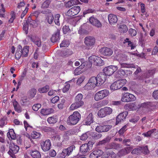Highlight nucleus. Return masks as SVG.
<instances>
[{"label": "nucleus", "instance_id": "63", "mask_svg": "<svg viewBox=\"0 0 158 158\" xmlns=\"http://www.w3.org/2000/svg\"><path fill=\"white\" fill-rule=\"evenodd\" d=\"M103 126L100 125L97 126L95 128L96 131L98 132H103Z\"/></svg>", "mask_w": 158, "mask_h": 158}, {"label": "nucleus", "instance_id": "48", "mask_svg": "<svg viewBox=\"0 0 158 158\" xmlns=\"http://www.w3.org/2000/svg\"><path fill=\"white\" fill-rule=\"evenodd\" d=\"M29 93L31 97L33 98L36 93V90L34 88H32L29 90Z\"/></svg>", "mask_w": 158, "mask_h": 158}, {"label": "nucleus", "instance_id": "61", "mask_svg": "<svg viewBox=\"0 0 158 158\" xmlns=\"http://www.w3.org/2000/svg\"><path fill=\"white\" fill-rule=\"evenodd\" d=\"M63 32L64 34H67L70 31V29L68 26H64L62 28Z\"/></svg>", "mask_w": 158, "mask_h": 158}, {"label": "nucleus", "instance_id": "42", "mask_svg": "<svg viewBox=\"0 0 158 158\" xmlns=\"http://www.w3.org/2000/svg\"><path fill=\"white\" fill-rule=\"evenodd\" d=\"M49 89V86L48 85L40 88L38 90L40 93H44L48 91Z\"/></svg>", "mask_w": 158, "mask_h": 158}, {"label": "nucleus", "instance_id": "41", "mask_svg": "<svg viewBox=\"0 0 158 158\" xmlns=\"http://www.w3.org/2000/svg\"><path fill=\"white\" fill-rule=\"evenodd\" d=\"M156 129H153L149 131L146 133L142 134V135L144 137H150L152 134L156 131Z\"/></svg>", "mask_w": 158, "mask_h": 158}, {"label": "nucleus", "instance_id": "46", "mask_svg": "<svg viewBox=\"0 0 158 158\" xmlns=\"http://www.w3.org/2000/svg\"><path fill=\"white\" fill-rule=\"evenodd\" d=\"M108 103V101L107 100H104L100 102L97 103V106L102 107L106 105Z\"/></svg>", "mask_w": 158, "mask_h": 158}, {"label": "nucleus", "instance_id": "40", "mask_svg": "<svg viewBox=\"0 0 158 158\" xmlns=\"http://www.w3.org/2000/svg\"><path fill=\"white\" fill-rule=\"evenodd\" d=\"M73 53V52L71 50L69 49H66L63 51L62 55L63 56H68L72 55Z\"/></svg>", "mask_w": 158, "mask_h": 158}, {"label": "nucleus", "instance_id": "57", "mask_svg": "<svg viewBox=\"0 0 158 158\" xmlns=\"http://www.w3.org/2000/svg\"><path fill=\"white\" fill-rule=\"evenodd\" d=\"M127 130V126L125 125L121 128L118 131V133L120 135H123L124 132Z\"/></svg>", "mask_w": 158, "mask_h": 158}, {"label": "nucleus", "instance_id": "21", "mask_svg": "<svg viewBox=\"0 0 158 158\" xmlns=\"http://www.w3.org/2000/svg\"><path fill=\"white\" fill-rule=\"evenodd\" d=\"M153 104L152 102H147L141 103L140 107L144 108L147 109L148 111H150L153 108Z\"/></svg>", "mask_w": 158, "mask_h": 158}, {"label": "nucleus", "instance_id": "52", "mask_svg": "<svg viewBox=\"0 0 158 158\" xmlns=\"http://www.w3.org/2000/svg\"><path fill=\"white\" fill-rule=\"evenodd\" d=\"M60 17V15L59 14L56 15L55 17V19L54 20L55 23L58 26L60 24L59 21Z\"/></svg>", "mask_w": 158, "mask_h": 158}, {"label": "nucleus", "instance_id": "29", "mask_svg": "<svg viewBox=\"0 0 158 158\" xmlns=\"http://www.w3.org/2000/svg\"><path fill=\"white\" fill-rule=\"evenodd\" d=\"M30 154L33 158H41V155L40 153L37 150L31 151Z\"/></svg>", "mask_w": 158, "mask_h": 158}, {"label": "nucleus", "instance_id": "62", "mask_svg": "<svg viewBox=\"0 0 158 158\" xmlns=\"http://www.w3.org/2000/svg\"><path fill=\"white\" fill-rule=\"evenodd\" d=\"M7 123L5 118H2L0 120V127H2Z\"/></svg>", "mask_w": 158, "mask_h": 158}, {"label": "nucleus", "instance_id": "51", "mask_svg": "<svg viewBox=\"0 0 158 158\" xmlns=\"http://www.w3.org/2000/svg\"><path fill=\"white\" fill-rule=\"evenodd\" d=\"M10 138L13 140H15L16 139V134L13 129H10Z\"/></svg>", "mask_w": 158, "mask_h": 158}, {"label": "nucleus", "instance_id": "55", "mask_svg": "<svg viewBox=\"0 0 158 158\" xmlns=\"http://www.w3.org/2000/svg\"><path fill=\"white\" fill-rule=\"evenodd\" d=\"M10 23H12L16 18V14L13 11L10 12Z\"/></svg>", "mask_w": 158, "mask_h": 158}, {"label": "nucleus", "instance_id": "25", "mask_svg": "<svg viewBox=\"0 0 158 158\" xmlns=\"http://www.w3.org/2000/svg\"><path fill=\"white\" fill-rule=\"evenodd\" d=\"M116 154L113 152H107L102 156V158H116Z\"/></svg>", "mask_w": 158, "mask_h": 158}, {"label": "nucleus", "instance_id": "5", "mask_svg": "<svg viewBox=\"0 0 158 158\" xmlns=\"http://www.w3.org/2000/svg\"><path fill=\"white\" fill-rule=\"evenodd\" d=\"M112 109L110 107H105L101 109L98 113V116L101 118H103L106 115L111 114Z\"/></svg>", "mask_w": 158, "mask_h": 158}, {"label": "nucleus", "instance_id": "11", "mask_svg": "<svg viewBox=\"0 0 158 158\" xmlns=\"http://www.w3.org/2000/svg\"><path fill=\"white\" fill-rule=\"evenodd\" d=\"M96 77L97 79V85H98V86L102 85L105 82L106 79V74L102 73H99Z\"/></svg>", "mask_w": 158, "mask_h": 158}, {"label": "nucleus", "instance_id": "60", "mask_svg": "<svg viewBox=\"0 0 158 158\" xmlns=\"http://www.w3.org/2000/svg\"><path fill=\"white\" fill-rule=\"evenodd\" d=\"M94 88L93 86L90 85L89 83L88 82L84 87V89L85 90H88Z\"/></svg>", "mask_w": 158, "mask_h": 158}, {"label": "nucleus", "instance_id": "58", "mask_svg": "<svg viewBox=\"0 0 158 158\" xmlns=\"http://www.w3.org/2000/svg\"><path fill=\"white\" fill-rule=\"evenodd\" d=\"M129 32L130 35L132 36H135L137 34L136 31L135 29L132 28L129 29Z\"/></svg>", "mask_w": 158, "mask_h": 158}, {"label": "nucleus", "instance_id": "47", "mask_svg": "<svg viewBox=\"0 0 158 158\" xmlns=\"http://www.w3.org/2000/svg\"><path fill=\"white\" fill-rule=\"evenodd\" d=\"M140 148H141V152H142L145 155L149 153V151L147 146L142 147H140Z\"/></svg>", "mask_w": 158, "mask_h": 158}, {"label": "nucleus", "instance_id": "18", "mask_svg": "<svg viewBox=\"0 0 158 158\" xmlns=\"http://www.w3.org/2000/svg\"><path fill=\"white\" fill-rule=\"evenodd\" d=\"M30 40L38 47H40L41 45V39L38 36L35 35H32L30 37Z\"/></svg>", "mask_w": 158, "mask_h": 158}, {"label": "nucleus", "instance_id": "8", "mask_svg": "<svg viewBox=\"0 0 158 158\" xmlns=\"http://www.w3.org/2000/svg\"><path fill=\"white\" fill-rule=\"evenodd\" d=\"M132 73V71L130 70L119 69L116 73V77L118 78L126 77L130 75Z\"/></svg>", "mask_w": 158, "mask_h": 158}, {"label": "nucleus", "instance_id": "32", "mask_svg": "<svg viewBox=\"0 0 158 158\" xmlns=\"http://www.w3.org/2000/svg\"><path fill=\"white\" fill-rule=\"evenodd\" d=\"M22 47L19 46V48L17 49L15 54V58L17 60L19 59L22 56L23 53L21 52Z\"/></svg>", "mask_w": 158, "mask_h": 158}, {"label": "nucleus", "instance_id": "23", "mask_svg": "<svg viewBox=\"0 0 158 158\" xmlns=\"http://www.w3.org/2000/svg\"><path fill=\"white\" fill-rule=\"evenodd\" d=\"M60 39V32L59 30H57L52 35L51 41L53 43L59 42Z\"/></svg>", "mask_w": 158, "mask_h": 158}, {"label": "nucleus", "instance_id": "38", "mask_svg": "<svg viewBox=\"0 0 158 158\" xmlns=\"http://www.w3.org/2000/svg\"><path fill=\"white\" fill-rule=\"evenodd\" d=\"M125 106L129 110H133L136 109V105L135 103H132L127 104Z\"/></svg>", "mask_w": 158, "mask_h": 158}, {"label": "nucleus", "instance_id": "14", "mask_svg": "<svg viewBox=\"0 0 158 158\" xmlns=\"http://www.w3.org/2000/svg\"><path fill=\"white\" fill-rule=\"evenodd\" d=\"M89 22L93 26L98 28H101L102 26L101 23L97 19L94 17H91L89 18Z\"/></svg>", "mask_w": 158, "mask_h": 158}, {"label": "nucleus", "instance_id": "1", "mask_svg": "<svg viewBox=\"0 0 158 158\" xmlns=\"http://www.w3.org/2000/svg\"><path fill=\"white\" fill-rule=\"evenodd\" d=\"M81 118V115L78 111H75L68 118L67 123L69 125L76 124Z\"/></svg>", "mask_w": 158, "mask_h": 158}, {"label": "nucleus", "instance_id": "43", "mask_svg": "<svg viewBox=\"0 0 158 158\" xmlns=\"http://www.w3.org/2000/svg\"><path fill=\"white\" fill-rule=\"evenodd\" d=\"M83 95L81 94H78L75 98V100L78 102H84L82 101Z\"/></svg>", "mask_w": 158, "mask_h": 158}, {"label": "nucleus", "instance_id": "54", "mask_svg": "<svg viewBox=\"0 0 158 158\" xmlns=\"http://www.w3.org/2000/svg\"><path fill=\"white\" fill-rule=\"evenodd\" d=\"M41 107V105L39 103L36 104L32 106L33 110L35 111H37Z\"/></svg>", "mask_w": 158, "mask_h": 158}, {"label": "nucleus", "instance_id": "20", "mask_svg": "<svg viewBox=\"0 0 158 158\" xmlns=\"http://www.w3.org/2000/svg\"><path fill=\"white\" fill-rule=\"evenodd\" d=\"M84 102H78L75 101L72 103L69 108V110L73 111L82 106L84 105Z\"/></svg>", "mask_w": 158, "mask_h": 158}, {"label": "nucleus", "instance_id": "22", "mask_svg": "<svg viewBox=\"0 0 158 158\" xmlns=\"http://www.w3.org/2000/svg\"><path fill=\"white\" fill-rule=\"evenodd\" d=\"M131 149V148L130 147L125 148L119 151L118 154L119 156H124L129 153Z\"/></svg>", "mask_w": 158, "mask_h": 158}, {"label": "nucleus", "instance_id": "44", "mask_svg": "<svg viewBox=\"0 0 158 158\" xmlns=\"http://www.w3.org/2000/svg\"><path fill=\"white\" fill-rule=\"evenodd\" d=\"M90 135V132H87L84 133L80 137V139L82 140H85L87 139L88 135Z\"/></svg>", "mask_w": 158, "mask_h": 158}, {"label": "nucleus", "instance_id": "30", "mask_svg": "<svg viewBox=\"0 0 158 158\" xmlns=\"http://www.w3.org/2000/svg\"><path fill=\"white\" fill-rule=\"evenodd\" d=\"M85 124L87 125H89L93 122V114L92 113H90L85 121Z\"/></svg>", "mask_w": 158, "mask_h": 158}, {"label": "nucleus", "instance_id": "26", "mask_svg": "<svg viewBox=\"0 0 158 158\" xmlns=\"http://www.w3.org/2000/svg\"><path fill=\"white\" fill-rule=\"evenodd\" d=\"M54 111L52 108L42 109L40 111L41 114L43 115H48L53 113Z\"/></svg>", "mask_w": 158, "mask_h": 158}, {"label": "nucleus", "instance_id": "4", "mask_svg": "<svg viewBox=\"0 0 158 158\" xmlns=\"http://www.w3.org/2000/svg\"><path fill=\"white\" fill-rule=\"evenodd\" d=\"M109 91L107 89H104L100 91L95 94L94 99L96 101L102 100L107 97L109 95Z\"/></svg>", "mask_w": 158, "mask_h": 158}, {"label": "nucleus", "instance_id": "45", "mask_svg": "<svg viewBox=\"0 0 158 158\" xmlns=\"http://www.w3.org/2000/svg\"><path fill=\"white\" fill-rule=\"evenodd\" d=\"M69 44V42L68 40H64L60 44V47H67Z\"/></svg>", "mask_w": 158, "mask_h": 158}, {"label": "nucleus", "instance_id": "36", "mask_svg": "<svg viewBox=\"0 0 158 158\" xmlns=\"http://www.w3.org/2000/svg\"><path fill=\"white\" fill-rule=\"evenodd\" d=\"M79 2L78 0H71L67 2L66 6L70 7L74 5L78 4Z\"/></svg>", "mask_w": 158, "mask_h": 158}, {"label": "nucleus", "instance_id": "19", "mask_svg": "<svg viewBox=\"0 0 158 158\" xmlns=\"http://www.w3.org/2000/svg\"><path fill=\"white\" fill-rule=\"evenodd\" d=\"M108 19L109 23L111 25H114L117 23L118 18L116 15L110 14L108 16Z\"/></svg>", "mask_w": 158, "mask_h": 158}, {"label": "nucleus", "instance_id": "37", "mask_svg": "<svg viewBox=\"0 0 158 158\" xmlns=\"http://www.w3.org/2000/svg\"><path fill=\"white\" fill-rule=\"evenodd\" d=\"M29 47L28 46H26L22 48L21 52L23 53V57H26L28 56V53L29 52Z\"/></svg>", "mask_w": 158, "mask_h": 158}, {"label": "nucleus", "instance_id": "12", "mask_svg": "<svg viewBox=\"0 0 158 158\" xmlns=\"http://www.w3.org/2000/svg\"><path fill=\"white\" fill-rule=\"evenodd\" d=\"M74 148V146L72 145L67 148L64 149L60 154V158H64L66 156H69L72 152Z\"/></svg>", "mask_w": 158, "mask_h": 158}, {"label": "nucleus", "instance_id": "39", "mask_svg": "<svg viewBox=\"0 0 158 158\" xmlns=\"http://www.w3.org/2000/svg\"><path fill=\"white\" fill-rule=\"evenodd\" d=\"M41 134L36 131H33L31 133V137L33 139H38L40 137Z\"/></svg>", "mask_w": 158, "mask_h": 158}, {"label": "nucleus", "instance_id": "50", "mask_svg": "<svg viewBox=\"0 0 158 158\" xmlns=\"http://www.w3.org/2000/svg\"><path fill=\"white\" fill-rule=\"evenodd\" d=\"M140 153H141V148L140 147L133 149L131 152L132 154H138Z\"/></svg>", "mask_w": 158, "mask_h": 158}, {"label": "nucleus", "instance_id": "28", "mask_svg": "<svg viewBox=\"0 0 158 158\" xmlns=\"http://www.w3.org/2000/svg\"><path fill=\"white\" fill-rule=\"evenodd\" d=\"M88 83L94 87H95L96 86H98L97 79L95 77H91L89 80Z\"/></svg>", "mask_w": 158, "mask_h": 158}, {"label": "nucleus", "instance_id": "56", "mask_svg": "<svg viewBox=\"0 0 158 158\" xmlns=\"http://www.w3.org/2000/svg\"><path fill=\"white\" fill-rule=\"evenodd\" d=\"M94 150L95 151V153H97V156H98V157L101 156H103L102 154H103V152L101 150L98 149H97Z\"/></svg>", "mask_w": 158, "mask_h": 158}, {"label": "nucleus", "instance_id": "59", "mask_svg": "<svg viewBox=\"0 0 158 158\" xmlns=\"http://www.w3.org/2000/svg\"><path fill=\"white\" fill-rule=\"evenodd\" d=\"M70 87V85L69 84H67L62 89V91L65 93L68 91Z\"/></svg>", "mask_w": 158, "mask_h": 158}, {"label": "nucleus", "instance_id": "16", "mask_svg": "<svg viewBox=\"0 0 158 158\" xmlns=\"http://www.w3.org/2000/svg\"><path fill=\"white\" fill-rule=\"evenodd\" d=\"M10 157L12 158H16L14 155L17 153L19 150V147L14 144H10Z\"/></svg>", "mask_w": 158, "mask_h": 158}, {"label": "nucleus", "instance_id": "9", "mask_svg": "<svg viewBox=\"0 0 158 158\" xmlns=\"http://www.w3.org/2000/svg\"><path fill=\"white\" fill-rule=\"evenodd\" d=\"M117 69L118 67L116 66L111 65L103 69V71L104 72V74H106V76H110Z\"/></svg>", "mask_w": 158, "mask_h": 158}, {"label": "nucleus", "instance_id": "2", "mask_svg": "<svg viewBox=\"0 0 158 158\" xmlns=\"http://www.w3.org/2000/svg\"><path fill=\"white\" fill-rule=\"evenodd\" d=\"M127 82V81L125 79L116 81L111 85L110 89L113 91L119 89L124 85Z\"/></svg>", "mask_w": 158, "mask_h": 158}, {"label": "nucleus", "instance_id": "34", "mask_svg": "<svg viewBox=\"0 0 158 158\" xmlns=\"http://www.w3.org/2000/svg\"><path fill=\"white\" fill-rule=\"evenodd\" d=\"M57 121V118L56 116H53L48 118L47 121L50 124L56 123Z\"/></svg>", "mask_w": 158, "mask_h": 158}, {"label": "nucleus", "instance_id": "49", "mask_svg": "<svg viewBox=\"0 0 158 158\" xmlns=\"http://www.w3.org/2000/svg\"><path fill=\"white\" fill-rule=\"evenodd\" d=\"M5 10L3 7V5L1 4L0 6V17H4Z\"/></svg>", "mask_w": 158, "mask_h": 158}, {"label": "nucleus", "instance_id": "17", "mask_svg": "<svg viewBox=\"0 0 158 158\" xmlns=\"http://www.w3.org/2000/svg\"><path fill=\"white\" fill-rule=\"evenodd\" d=\"M99 51L102 54L105 56H110L113 53V51L112 49L106 47H104L101 48L100 50Z\"/></svg>", "mask_w": 158, "mask_h": 158}, {"label": "nucleus", "instance_id": "33", "mask_svg": "<svg viewBox=\"0 0 158 158\" xmlns=\"http://www.w3.org/2000/svg\"><path fill=\"white\" fill-rule=\"evenodd\" d=\"M90 135L92 136V137L94 139H98L100 138L102 135L101 133L96 132H90Z\"/></svg>", "mask_w": 158, "mask_h": 158}, {"label": "nucleus", "instance_id": "53", "mask_svg": "<svg viewBox=\"0 0 158 158\" xmlns=\"http://www.w3.org/2000/svg\"><path fill=\"white\" fill-rule=\"evenodd\" d=\"M103 126V132H107L112 127V125H104Z\"/></svg>", "mask_w": 158, "mask_h": 158}, {"label": "nucleus", "instance_id": "7", "mask_svg": "<svg viewBox=\"0 0 158 158\" xmlns=\"http://www.w3.org/2000/svg\"><path fill=\"white\" fill-rule=\"evenodd\" d=\"M136 99V97L133 94L126 93L123 94L121 100L123 102H128L134 101Z\"/></svg>", "mask_w": 158, "mask_h": 158}, {"label": "nucleus", "instance_id": "6", "mask_svg": "<svg viewBox=\"0 0 158 158\" xmlns=\"http://www.w3.org/2000/svg\"><path fill=\"white\" fill-rule=\"evenodd\" d=\"M95 41L94 38L92 36H87L84 39V43L88 49H91L92 48L95 44Z\"/></svg>", "mask_w": 158, "mask_h": 158}, {"label": "nucleus", "instance_id": "24", "mask_svg": "<svg viewBox=\"0 0 158 158\" xmlns=\"http://www.w3.org/2000/svg\"><path fill=\"white\" fill-rule=\"evenodd\" d=\"M80 150L81 152L83 155H84L89 152V149L88 144L87 143L82 144L80 147Z\"/></svg>", "mask_w": 158, "mask_h": 158}, {"label": "nucleus", "instance_id": "27", "mask_svg": "<svg viewBox=\"0 0 158 158\" xmlns=\"http://www.w3.org/2000/svg\"><path fill=\"white\" fill-rule=\"evenodd\" d=\"M121 68H136L137 65H134L133 64H127L121 63L119 64Z\"/></svg>", "mask_w": 158, "mask_h": 158}, {"label": "nucleus", "instance_id": "35", "mask_svg": "<svg viewBox=\"0 0 158 158\" xmlns=\"http://www.w3.org/2000/svg\"><path fill=\"white\" fill-rule=\"evenodd\" d=\"M54 17L53 15L52 14L48 15L46 17L45 19V21L48 23L50 24H52L53 22Z\"/></svg>", "mask_w": 158, "mask_h": 158}, {"label": "nucleus", "instance_id": "15", "mask_svg": "<svg viewBox=\"0 0 158 158\" xmlns=\"http://www.w3.org/2000/svg\"><path fill=\"white\" fill-rule=\"evenodd\" d=\"M51 146V141L50 140L48 139L46 140L42 143L41 147L43 150L44 152H46L50 149Z\"/></svg>", "mask_w": 158, "mask_h": 158}, {"label": "nucleus", "instance_id": "64", "mask_svg": "<svg viewBox=\"0 0 158 158\" xmlns=\"http://www.w3.org/2000/svg\"><path fill=\"white\" fill-rule=\"evenodd\" d=\"M40 13V11H35L31 13V14H30V15H31V16H35L36 18H37L38 17V16Z\"/></svg>", "mask_w": 158, "mask_h": 158}, {"label": "nucleus", "instance_id": "31", "mask_svg": "<svg viewBox=\"0 0 158 158\" xmlns=\"http://www.w3.org/2000/svg\"><path fill=\"white\" fill-rule=\"evenodd\" d=\"M118 28L119 31L121 33H123L126 32L128 30L127 26L125 24L120 25L118 27Z\"/></svg>", "mask_w": 158, "mask_h": 158}, {"label": "nucleus", "instance_id": "13", "mask_svg": "<svg viewBox=\"0 0 158 158\" xmlns=\"http://www.w3.org/2000/svg\"><path fill=\"white\" fill-rule=\"evenodd\" d=\"M128 114V112L126 111L123 112L118 115L116 118L115 125H117L122 121L125 120Z\"/></svg>", "mask_w": 158, "mask_h": 158}, {"label": "nucleus", "instance_id": "3", "mask_svg": "<svg viewBox=\"0 0 158 158\" xmlns=\"http://www.w3.org/2000/svg\"><path fill=\"white\" fill-rule=\"evenodd\" d=\"M89 61L94 65L101 66L104 64V62L101 58L98 56H92L88 58Z\"/></svg>", "mask_w": 158, "mask_h": 158}, {"label": "nucleus", "instance_id": "10", "mask_svg": "<svg viewBox=\"0 0 158 158\" xmlns=\"http://www.w3.org/2000/svg\"><path fill=\"white\" fill-rule=\"evenodd\" d=\"M80 10L81 8L79 6H73L68 11L66 15L69 16H73L77 15Z\"/></svg>", "mask_w": 158, "mask_h": 158}]
</instances>
